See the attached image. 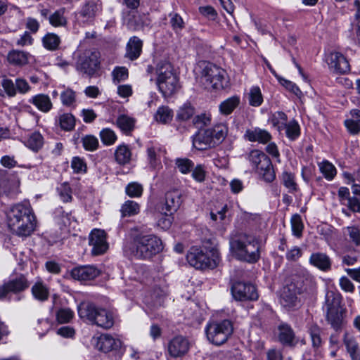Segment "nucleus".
Returning a JSON list of instances; mask_svg holds the SVG:
<instances>
[{
    "mask_svg": "<svg viewBox=\"0 0 360 360\" xmlns=\"http://www.w3.org/2000/svg\"><path fill=\"white\" fill-rule=\"evenodd\" d=\"M65 8H60L49 16V22L54 27H65L68 25V18L65 16Z\"/></svg>",
    "mask_w": 360,
    "mask_h": 360,
    "instance_id": "nucleus-28",
    "label": "nucleus"
},
{
    "mask_svg": "<svg viewBox=\"0 0 360 360\" xmlns=\"http://www.w3.org/2000/svg\"><path fill=\"white\" fill-rule=\"evenodd\" d=\"M60 127L65 131H71L75 125V117L70 113H64L59 117Z\"/></svg>",
    "mask_w": 360,
    "mask_h": 360,
    "instance_id": "nucleus-49",
    "label": "nucleus"
},
{
    "mask_svg": "<svg viewBox=\"0 0 360 360\" xmlns=\"http://www.w3.org/2000/svg\"><path fill=\"white\" fill-rule=\"evenodd\" d=\"M181 202V193L173 190L166 193L165 200L159 203L158 210L165 216H171L178 210Z\"/></svg>",
    "mask_w": 360,
    "mask_h": 360,
    "instance_id": "nucleus-13",
    "label": "nucleus"
},
{
    "mask_svg": "<svg viewBox=\"0 0 360 360\" xmlns=\"http://www.w3.org/2000/svg\"><path fill=\"white\" fill-rule=\"evenodd\" d=\"M308 331L311 337L313 347H320L322 344L321 328L316 324H314L310 326Z\"/></svg>",
    "mask_w": 360,
    "mask_h": 360,
    "instance_id": "nucleus-48",
    "label": "nucleus"
},
{
    "mask_svg": "<svg viewBox=\"0 0 360 360\" xmlns=\"http://www.w3.org/2000/svg\"><path fill=\"white\" fill-rule=\"evenodd\" d=\"M170 25L173 30L178 33L184 28V22L178 13H170Z\"/></svg>",
    "mask_w": 360,
    "mask_h": 360,
    "instance_id": "nucleus-57",
    "label": "nucleus"
},
{
    "mask_svg": "<svg viewBox=\"0 0 360 360\" xmlns=\"http://www.w3.org/2000/svg\"><path fill=\"white\" fill-rule=\"evenodd\" d=\"M162 240L155 235H137L124 246V251L139 259H150L162 251Z\"/></svg>",
    "mask_w": 360,
    "mask_h": 360,
    "instance_id": "nucleus-5",
    "label": "nucleus"
},
{
    "mask_svg": "<svg viewBox=\"0 0 360 360\" xmlns=\"http://www.w3.org/2000/svg\"><path fill=\"white\" fill-rule=\"evenodd\" d=\"M285 130L286 136L290 141L296 140L300 135V127L299 124L295 120H291L286 124L284 127Z\"/></svg>",
    "mask_w": 360,
    "mask_h": 360,
    "instance_id": "nucleus-42",
    "label": "nucleus"
},
{
    "mask_svg": "<svg viewBox=\"0 0 360 360\" xmlns=\"http://www.w3.org/2000/svg\"><path fill=\"white\" fill-rule=\"evenodd\" d=\"M280 84L284 86L287 90L295 94L298 98H301L302 96V92L300 89V88L296 85V84L293 83L290 80H287L283 78H278Z\"/></svg>",
    "mask_w": 360,
    "mask_h": 360,
    "instance_id": "nucleus-58",
    "label": "nucleus"
},
{
    "mask_svg": "<svg viewBox=\"0 0 360 360\" xmlns=\"http://www.w3.org/2000/svg\"><path fill=\"white\" fill-rule=\"evenodd\" d=\"M30 102L43 112H48L52 108L51 99L45 94L36 95L30 100Z\"/></svg>",
    "mask_w": 360,
    "mask_h": 360,
    "instance_id": "nucleus-30",
    "label": "nucleus"
},
{
    "mask_svg": "<svg viewBox=\"0 0 360 360\" xmlns=\"http://www.w3.org/2000/svg\"><path fill=\"white\" fill-rule=\"evenodd\" d=\"M78 314L82 319L103 329H110L114 325L112 314L105 309L97 307L93 303L80 304Z\"/></svg>",
    "mask_w": 360,
    "mask_h": 360,
    "instance_id": "nucleus-7",
    "label": "nucleus"
},
{
    "mask_svg": "<svg viewBox=\"0 0 360 360\" xmlns=\"http://www.w3.org/2000/svg\"><path fill=\"white\" fill-rule=\"evenodd\" d=\"M74 317V312L69 308H60L56 312V319L59 323L70 322Z\"/></svg>",
    "mask_w": 360,
    "mask_h": 360,
    "instance_id": "nucleus-50",
    "label": "nucleus"
},
{
    "mask_svg": "<svg viewBox=\"0 0 360 360\" xmlns=\"http://www.w3.org/2000/svg\"><path fill=\"white\" fill-rule=\"evenodd\" d=\"M101 8L102 4L100 0H91L82 6L79 15L87 20H92Z\"/></svg>",
    "mask_w": 360,
    "mask_h": 360,
    "instance_id": "nucleus-25",
    "label": "nucleus"
},
{
    "mask_svg": "<svg viewBox=\"0 0 360 360\" xmlns=\"http://www.w3.org/2000/svg\"><path fill=\"white\" fill-rule=\"evenodd\" d=\"M32 293L34 297L39 301L48 300L49 295L48 288L41 281H37L32 287Z\"/></svg>",
    "mask_w": 360,
    "mask_h": 360,
    "instance_id": "nucleus-38",
    "label": "nucleus"
},
{
    "mask_svg": "<svg viewBox=\"0 0 360 360\" xmlns=\"http://www.w3.org/2000/svg\"><path fill=\"white\" fill-rule=\"evenodd\" d=\"M347 131L352 135L360 133V110L353 109L349 112V117L344 122Z\"/></svg>",
    "mask_w": 360,
    "mask_h": 360,
    "instance_id": "nucleus-26",
    "label": "nucleus"
},
{
    "mask_svg": "<svg viewBox=\"0 0 360 360\" xmlns=\"http://www.w3.org/2000/svg\"><path fill=\"white\" fill-rule=\"evenodd\" d=\"M92 343L99 351L105 353L112 350H117L120 348L122 342L119 339L114 338L112 336L103 334L99 337L94 338Z\"/></svg>",
    "mask_w": 360,
    "mask_h": 360,
    "instance_id": "nucleus-15",
    "label": "nucleus"
},
{
    "mask_svg": "<svg viewBox=\"0 0 360 360\" xmlns=\"http://www.w3.org/2000/svg\"><path fill=\"white\" fill-rule=\"evenodd\" d=\"M302 290L294 283H291L283 288L281 294V304L286 308L295 307L299 304L297 295Z\"/></svg>",
    "mask_w": 360,
    "mask_h": 360,
    "instance_id": "nucleus-16",
    "label": "nucleus"
},
{
    "mask_svg": "<svg viewBox=\"0 0 360 360\" xmlns=\"http://www.w3.org/2000/svg\"><path fill=\"white\" fill-rule=\"evenodd\" d=\"M143 41L138 37L133 36L126 46L125 58L130 60H136L141 54Z\"/></svg>",
    "mask_w": 360,
    "mask_h": 360,
    "instance_id": "nucleus-22",
    "label": "nucleus"
},
{
    "mask_svg": "<svg viewBox=\"0 0 360 360\" xmlns=\"http://www.w3.org/2000/svg\"><path fill=\"white\" fill-rule=\"evenodd\" d=\"M157 79H163L165 77H172L175 75L174 68L172 64L166 60L160 61L155 68Z\"/></svg>",
    "mask_w": 360,
    "mask_h": 360,
    "instance_id": "nucleus-35",
    "label": "nucleus"
},
{
    "mask_svg": "<svg viewBox=\"0 0 360 360\" xmlns=\"http://www.w3.org/2000/svg\"><path fill=\"white\" fill-rule=\"evenodd\" d=\"M249 104L254 107L261 105L263 102V96L259 86H252L248 94Z\"/></svg>",
    "mask_w": 360,
    "mask_h": 360,
    "instance_id": "nucleus-45",
    "label": "nucleus"
},
{
    "mask_svg": "<svg viewBox=\"0 0 360 360\" xmlns=\"http://www.w3.org/2000/svg\"><path fill=\"white\" fill-rule=\"evenodd\" d=\"M131 158V152L127 145L122 144L117 147L115 158L118 164L124 165L130 162Z\"/></svg>",
    "mask_w": 360,
    "mask_h": 360,
    "instance_id": "nucleus-32",
    "label": "nucleus"
},
{
    "mask_svg": "<svg viewBox=\"0 0 360 360\" xmlns=\"http://www.w3.org/2000/svg\"><path fill=\"white\" fill-rule=\"evenodd\" d=\"M157 85L164 97L172 96L180 89L179 78L176 75L172 77H165L163 79H157Z\"/></svg>",
    "mask_w": 360,
    "mask_h": 360,
    "instance_id": "nucleus-17",
    "label": "nucleus"
},
{
    "mask_svg": "<svg viewBox=\"0 0 360 360\" xmlns=\"http://www.w3.org/2000/svg\"><path fill=\"white\" fill-rule=\"evenodd\" d=\"M290 224L292 234L297 238H300L304 229V224L301 216L299 214H293L290 219Z\"/></svg>",
    "mask_w": 360,
    "mask_h": 360,
    "instance_id": "nucleus-44",
    "label": "nucleus"
},
{
    "mask_svg": "<svg viewBox=\"0 0 360 360\" xmlns=\"http://www.w3.org/2000/svg\"><path fill=\"white\" fill-rule=\"evenodd\" d=\"M231 293L236 300L255 301L258 299V292L256 287L250 283L238 281L231 287Z\"/></svg>",
    "mask_w": 360,
    "mask_h": 360,
    "instance_id": "nucleus-12",
    "label": "nucleus"
},
{
    "mask_svg": "<svg viewBox=\"0 0 360 360\" xmlns=\"http://www.w3.org/2000/svg\"><path fill=\"white\" fill-rule=\"evenodd\" d=\"M239 103L240 98L238 96H233L220 103L219 111L224 115H229L238 106Z\"/></svg>",
    "mask_w": 360,
    "mask_h": 360,
    "instance_id": "nucleus-31",
    "label": "nucleus"
},
{
    "mask_svg": "<svg viewBox=\"0 0 360 360\" xmlns=\"http://www.w3.org/2000/svg\"><path fill=\"white\" fill-rule=\"evenodd\" d=\"M309 264L322 271H329L331 269L332 261L326 253L316 252L312 253L309 259Z\"/></svg>",
    "mask_w": 360,
    "mask_h": 360,
    "instance_id": "nucleus-20",
    "label": "nucleus"
},
{
    "mask_svg": "<svg viewBox=\"0 0 360 360\" xmlns=\"http://www.w3.org/2000/svg\"><path fill=\"white\" fill-rule=\"evenodd\" d=\"M233 331V324L228 319L210 322L205 327V333L208 341L217 346L226 342Z\"/></svg>",
    "mask_w": 360,
    "mask_h": 360,
    "instance_id": "nucleus-8",
    "label": "nucleus"
},
{
    "mask_svg": "<svg viewBox=\"0 0 360 360\" xmlns=\"http://www.w3.org/2000/svg\"><path fill=\"white\" fill-rule=\"evenodd\" d=\"M278 329V340L283 345L289 347H294L296 345L295 333L290 326L287 323H281Z\"/></svg>",
    "mask_w": 360,
    "mask_h": 360,
    "instance_id": "nucleus-24",
    "label": "nucleus"
},
{
    "mask_svg": "<svg viewBox=\"0 0 360 360\" xmlns=\"http://www.w3.org/2000/svg\"><path fill=\"white\" fill-rule=\"evenodd\" d=\"M347 230L352 241L356 245H360V229L357 226H347Z\"/></svg>",
    "mask_w": 360,
    "mask_h": 360,
    "instance_id": "nucleus-63",
    "label": "nucleus"
},
{
    "mask_svg": "<svg viewBox=\"0 0 360 360\" xmlns=\"http://www.w3.org/2000/svg\"><path fill=\"white\" fill-rule=\"evenodd\" d=\"M245 139L251 142H259L260 143H266L271 139L270 133L260 128L253 129H247L245 133Z\"/></svg>",
    "mask_w": 360,
    "mask_h": 360,
    "instance_id": "nucleus-23",
    "label": "nucleus"
},
{
    "mask_svg": "<svg viewBox=\"0 0 360 360\" xmlns=\"http://www.w3.org/2000/svg\"><path fill=\"white\" fill-rule=\"evenodd\" d=\"M100 137L103 144L112 145L117 140L115 133L109 128L103 129L100 132Z\"/></svg>",
    "mask_w": 360,
    "mask_h": 360,
    "instance_id": "nucleus-51",
    "label": "nucleus"
},
{
    "mask_svg": "<svg viewBox=\"0 0 360 360\" xmlns=\"http://www.w3.org/2000/svg\"><path fill=\"white\" fill-rule=\"evenodd\" d=\"M140 211V205L133 200L126 201L121 207L122 217H131L137 214Z\"/></svg>",
    "mask_w": 360,
    "mask_h": 360,
    "instance_id": "nucleus-43",
    "label": "nucleus"
},
{
    "mask_svg": "<svg viewBox=\"0 0 360 360\" xmlns=\"http://www.w3.org/2000/svg\"><path fill=\"white\" fill-rule=\"evenodd\" d=\"M193 178L198 182L204 181L206 175L205 167L202 165H198L195 167H193Z\"/></svg>",
    "mask_w": 360,
    "mask_h": 360,
    "instance_id": "nucleus-62",
    "label": "nucleus"
},
{
    "mask_svg": "<svg viewBox=\"0 0 360 360\" xmlns=\"http://www.w3.org/2000/svg\"><path fill=\"white\" fill-rule=\"evenodd\" d=\"M176 165L182 174H188L194 167V163L188 158H177Z\"/></svg>",
    "mask_w": 360,
    "mask_h": 360,
    "instance_id": "nucleus-53",
    "label": "nucleus"
},
{
    "mask_svg": "<svg viewBox=\"0 0 360 360\" xmlns=\"http://www.w3.org/2000/svg\"><path fill=\"white\" fill-rule=\"evenodd\" d=\"M100 53L93 49L82 52L77 58L75 68L77 72L89 77H94L100 69Z\"/></svg>",
    "mask_w": 360,
    "mask_h": 360,
    "instance_id": "nucleus-9",
    "label": "nucleus"
},
{
    "mask_svg": "<svg viewBox=\"0 0 360 360\" xmlns=\"http://www.w3.org/2000/svg\"><path fill=\"white\" fill-rule=\"evenodd\" d=\"M230 249L238 260L257 262L260 257L259 245L255 237L244 233L233 235L229 241Z\"/></svg>",
    "mask_w": 360,
    "mask_h": 360,
    "instance_id": "nucleus-3",
    "label": "nucleus"
},
{
    "mask_svg": "<svg viewBox=\"0 0 360 360\" xmlns=\"http://www.w3.org/2000/svg\"><path fill=\"white\" fill-rule=\"evenodd\" d=\"M112 75L113 77V82L117 84L128 78V70L125 67H116L113 70Z\"/></svg>",
    "mask_w": 360,
    "mask_h": 360,
    "instance_id": "nucleus-59",
    "label": "nucleus"
},
{
    "mask_svg": "<svg viewBox=\"0 0 360 360\" xmlns=\"http://www.w3.org/2000/svg\"><path fill=\"white\" fill-rule=\"evenodd\" d=\"M195 114V109L191 103H184L179 108L176 112V120L179 121H186L193 117Z\"/></svg>",
    "mask_w": 360,
    "mask_h": 360,
    "instance_id": "nucleus-41",
    "label": "nucleus"
},
{
    "mask_svg": "<svg viewBox=\"0 0 360 360\" xmlns=\"http://www.w3.org/2000/svg\"><path fill=\"white\" fill-rule=\"evenodd\" d=\"M161 152L162 150L158 146H151L148 147V159L151 167H155L160 162V156Z\"/></svg>",
    "mask_w": 360,
    "mask_h": 360,
    "instance_id": "nucleus-47",
    "label": "nucleus"
},
{
    "mask_svg": "<svg viewBox=\"0 0 360 360\" xmlns=\"http://www.w3.org/2000/svg\"><path fill=\"white\" fill-rule=\"evenodd\" d=\"M200 84L208 90H222L229 86L227 74L223 68L207 61H201L197 68Z\"/></svg>",
    "mask_w": 360,
    "mask_h": 360,
    "instance_id": "nucleus-4",
    "label": "nucleus"
},
{
    "mask_svg": "<svg viewBox=\"0 0 360 360\" xmlns=\"http://www.w3.org/2000/svg\"><path fill=\"white\" fill-rule=\"evenodd\" d=\"M340 293L328 290L325 295L322 311L326 321L336 332L341 331L346 324L347 309Z\"/></svg>",
    "mask_w": 360,
    "mask_h": 360,
    "instance_id": "nucleus-1",
    "label": "nucleus"
},
{
    "mask_svg": "<svg viewBox=\"0 0 360 360\" xmlns=\"http://www.w3.org/2000/svg\"><path fill=\"white\" fill-rule=\"evenodd\" d=\"M302 255V250L300 248L295 246L290 249L286 252V259L288 261L295 262L299 259V258L301 257Z\"/></svg>",
    "mask_w": 360,
    "mask_h": 360,
    "instance_id": "nucleus-64",
    "label": "nucleus"
},
{
    "mask_svg": "<svg viewBox=\"0 0 360 360\" xmlns=\"http://www.w3.org/2000/svg\"><path fill=\"white\" fill-rule=\"evenodd\" d=\"M1 85L4 89V91L6 93V94L8 96L13 97V96H15V94H16L15 86L11 79L4 78L2 80Z\"/></svg>",
    "mask_w": 360,
    "mask_h": 360,
    "instance_id": "nucleus-61",
    "label": "nucleus"
},
{
    "mask_svg": "<svg viewBox=\"0 0 360 360\" xmlns=\"http://www.w3.org/2000/svg\"><path fill=\"white\" fill-rule=\"evenodd\" d=\"M60 99L63 105L71 106L76 101L75 92L70 89H67L62 92Z\"/></svg>",
    "mask_w": 360,
    "mask_h": 360,
    "instance_id": "nucleus-56",
    "label": "nucleus"
},
{
    "mask_svg": "<svg viewBox=\"0 0 360 360\" xmlns=\"http://www.w3.org/2000/svg\"><path fill=\"white\" fill-rule=\"evenodd\" d=\"M267 155L262 151L259 150H252L248 156V159L251 163L253 168L256 169L257 166L262 163V158H266Z\"/></svg>",
    "mask_w": 360,
    "mask_h": 360,
    "instance_id": "nucleus-54",
    "label": "nucleus"
},
{
    "mask_svg": "<svg viewBox=\"0 0 360 360\" xmlns=\"http://www.w3.org/2000/svg\"><path fill=\"white\" fill-rule=\"evenodd\" d=\"M328 65L330 69L339 74L349 72L350 66L346 58L340 52L330 53L328 56Z\"/></svg>",
    "mask_w": 360,
    "mask_h": 360,
    "instance_id": "nucleus-18",
    "label": "nucleus"
},
{
    "mask_svg": "<svg viewBox=\"0 0 360 360\" xmlns=\"http://www.w3.org/2000/svg\"><path fill=\"white\" fill-rule=\"evenodd\" d=\"M89 245L92 247V255H101L104 254L108 249L105 232L101 229L93 230L89 236Z\"/></svg>",
    "mask_w": 360,
    "mask_h": 360,
    "instance_id": "nucleus-14",
    "label": "nucleus"
},
{
    "mask_svg": "<svg viewBox=\"0 0 360 360\" xmlns=\"http://www.w3.org/2000/svg\"><path fill=\"white\" fill-rule=\"evenodd\" d=\"M174 114L172 109L168 106L162 105L159 107L155 114V119L162 124H167L172 121Z\"/></svg>",
    "mask_w": 360,
    "mask_h": 360,
    "instance_id": "nucleus-37",
    "label": "nucleus"
},
{
    "mask_svg": "<svg viewBox=\"0 0 360 360\" xmlns=\"http://www.w3.org/2000/svg\"><path fill=\"white\" fill-rule=\"evenodd\" d=\"M255 169L263 180L267 183H271L276 179V174L271 161L268 156L262 158V163Z\"/></svg>",
    "mask_w": 360,
    "mask_h": 360,
    "instance_id": "nucleus-21",
    "label": "nucleus"
},
{
    "mask_svg": "<svg viewBox=\"0 0 360 360\" xmlns=\"http://www.w3.org/2000/svg\"><path fill=\"white\" fill-rule=\"evenodd\" d=\"M191 342L189 340L181 335H177L170 339L167 345L168 354L174 359L183 358L189 352Z\"/></svg>",
    "mask_w": 360,
    "mask_h": 360,
    "instance_id": "nucleus-11",
    "label": "nucleus"
},
{
    "mask_svg": "<svg viewBox=\"0 0 360 360\" xmlns=\"http://www.w3.org/2000/svg\"><path fill=\"white\" fill-rule=\"evenodd\" d=\"M7 289L10 292L18 294L29 288L30 283L27 278L21 274L19 276L6 282Z\"/></svg>",
    "mask_w": 360,
    "mask_h": 360,
    "instance_id": "nucleus-27",
    "label": "nucleus"
},
{
    "mask_svg": "<svg viewBox=\"0 0 360 360\" xmlns=\"http://www.w3.org/2000/svg\"><path fill=\"white\" fill-rule=\"evenodd\" d=\"M319 167L324 177L329 181L332 180L336 175L337 171L335 167L327 160L319 163Z\"/></svg>",
    "mask_w": 360,
    "mask_h": 360,
    "instance_id": "nucleus-46",
    "label": "nucleus"
},
{
    "mask_svg": "<svg viewBox=\"0 0 360 360\" xmlns=\"http://www.w3.org/2000/svg\"><path fill=\"white\" fill-rule=\"evenodd\" d=\"M82 144L85 150L94 151L98 147V140L93 135H86L82 138Z\"/></svg>",
    "mask_w": 360,
    "mask_h": 360,
    "instance_id": "nucleus-55",
    "label": "nucleus"
},
{
    "mask_svg": "<svg viewBox=\"0 0 360 360\" xmlns=\"http://www.w3.org/2000/svg\"><path fill=\"white\" fill-rule=\"evenodd\" d=\"M30 56L27 52L12 50L8 53L7 60L11 64L22 66L28 63Z\"/></svg>",
    "mask_w": 360,
    "mask_h": 360,
    "instance_id": "nucleus-29",
    "label": "nucleus"
},
{
    "mask_svg": "<svg viewBox=\"0 0 360 360\" xmlns=\"http://www.w3.org/2000/svg\"><path fill=\"white\" fill-rule=\"evenodd\" d=\"M8 226L13 233L20 237L31 235L36 226L35 217L30 207L18 204L7 214Z\"/></svg>",
    "mask_w": 360,
    "mask_h": 360,
    "instance_id": "nucleus-2",
    "label": "nucleus"
},
{
    "mask_svg": "<svg viewBox=\"0 0 360 360\" xmlns=\"http://www.w3.org/2000/svg\"><path fill=\"white\" fill-rule=\"evenodd\" d=\"M70 274L74 279L88 281L97 277L100 271L94 266H81L72 269Z\"/></svg>",
    "mask_w": 360,
    "mask_h": 360,
    "instance_id": "nucleus-19",
    "label": "nucleus"
},
{
    "mask_svg": "<svg viewBox=\"0 0 360 360\" xmlns=\"http://www.w3.org/2000/svg\"><path fill=\"white\" fill-rule=\"evenodd\" d=\"M281 181L284 186L288 190L290 193H295L298 191V185L295 181V174L285 171L282 173Z\"/></svg>",
    "mask_w": 360,
    "mask_h": 360,
    "instance_id": "nucleus-36",
    "label": "nucleus"
},
{
    "mask_svg": "<svg viewBox=\"0 0 360 360\" xmlns=\"http://www.w3.org/2000/svg\"><path fill=\"white\" fill-rule=\"evenodd\" d=\"M344 343L347 349L348 352L352 356L355 354L358 349V344L352 338H349L346 333L344 336Z\"/></svg>",
    "mask_w": 360,
    "mask_h": 360,
    "instance_id": "nucleus-60",
    "label": "nucleus"
},
{
    "mask_svg": "<svg viewBox=\"0 0 360 360\" xmlns=\"http://www.w3.org/2000/svg\"><path fill=\"white\" fill-rule=\"evenodd\" d=\"M44 47L49 51H56L60 44V37L52 32L46 33L41 39Z\"/></svg>",
    "mask_w": 360,
    "mask_h": 360,
    "instance_id": "nucleus-33",
    "label": "nucleus"
},
{
    "mask_svg": "<svg viewBox=\"0 0 360 360\" xmlns=\"http://www.w3.org/2000/svg\"><path fill=\"white\" fill-rule=\"evenodd\" d=\"M287 121V115L281 111L276 112L270 118L271 124L274 127L276 128L278 131H281L284 129L285 126L288 123Z\"/></svg>",
    "mask_w": 360,
    "mask_h": 360,
    "instance_id": "nucleus-39",
    "label": "nucleus"
},
{
    "mask_svg": "<svg viewBox=\"0 0 360 360\" xmlns=\"http://www.w3.org/2000/svg\"><path fill=\"white\" fill-rule=\"evenodd\" d=\"M44 138L39 132L32 133L25 142V145L34 152L39 151L43 146Z\"/></svg>",
    "mask_w": 360,
    "mask_h": 360,
    "instance_id": "nucleus-34",
    "label": "nucleus"
},
{
    "mask_svg": "<svg viewBox=\"0 0 360 360\" xmlns=\"http://www.w3.org/2000/svg\"><path fill=\"white\" fill-rule=\"evenodd\" d=\"M186 259L189 264L197 269H213L217 266L214 259H211L202 249L197 247L190 248Z\"/></svg>",
    "mask_w": 360,
    "mask_h": 360,
    "instance_id": "nucleus-10",
    "label": "nucleus"
},
{
    "mask_svg": "<svg viewBox=\"0 0 360 360\" xmlns=\"http://www.w3.org/2000/svg\"><path fill=\"white\" fill-rule=\"evenodd\" d=\"M116 123L123 132L129 133L134 129L135 120L127 115H121L117 117Z\"/></svg>",
    "mask_w": 360,
    "mask_h": 360,
    "instance_id": "nucleus-40",
    "label": "nucleus"
},
{
    "mask_svg": "<svg viewBox=\"0 0 360 360\" xmlns=\"http://www.w3.org/2000/svg\"><path fill=\"white\" fill-rule=\"evenodd\" d=\"M227 134L228 127L224 124H218L208 129H201L193 136V146L198 150L214 148L222 143Z\"/></svg>",
    "mask_w": 360,
    "mask_h": 360,
    "instance_id": "nucleus-6",
    "label": "nucleus"
},
{
    "mask_svg": "<svg viewBox=\"0 0 360 360\" xmlns=\"http://www.w3.org/2000/svg\"><path fill=\"white\" fill-rule=\"evenodd\" d=\"M143 190L142 185L137 182L129 183L125 188L127 195L131 198L140 197L142 195Z\"/></svg>",
    "mask_w": 360,
    "mask_h": 360,
    "instance_id": "nucleus-52",
    "label": "nucleus"
}]
</instances>
